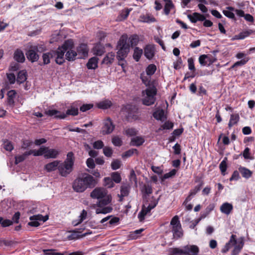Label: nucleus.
Segmentation results:
<instances>
[{"label":"nucleus","instance_id":"f257e3e1","mask_svg":"<svg viewBox=\"0 0 255 255\" xmlns=\"http://www.w3.org/2000/svg\"><path fill=\"white\" fill-rule=\"evenodd\" d=\"M139 38L136 35H132L128 38L127 34L123 35L118 41L117 58L119 61V64L123 67L124 60L129 51L130 47L136 45L138 42Z\"/></svg>","mask_w":255,"mask_h":255},{"label":"nucleus","instance_id":"f03ea898","mask_svg":"<svg viewBox=\"0 0 255 255\" xmlns=\"http://www.w3.org/2000/svg\"><path fill=\"white\" fill-rule=\"evenodd\" d=\"M71 43L67 41L64 42L61 47H59L55 51L52 50L48 52L44 53L42 54L43 63H39L42 66L47 65L50 62V59L55 57V62L58 65H62L65 62L64 57V52L66 50L67 46H70Z\"/></svg>","mask_w":255,"mask_h":255},{"label":"nucleus","instance_id":"7ed1b4c3","mask_svg":"<svg viewBox=\"0 0 255 255\" xmlns=\"http://www.w3.org/2000/svg\"><path fill=\"white\" fill-rule=\"evenodd\" d=\"M157 93V90L155 86H152L150 88H147L145 90L142 91L144 96L142 101V104L146 106L153 105L155 101V95Z\"/></svg>","mask_w":255,"mask_h":255},{"label":"nucleus","instance_id":"20e7f679","mask_svg":"<svg viewBox=\"0 0 255 255\" xmlns=\"http://www.w3.org/2000/svg\"><path fill=\"white\" fill-rule=\"evenodd\" d=\"M199 250L198 247L195 245H189L184 247L182 249L173 248L171 253L173 255H189L190 252L193 253V255H198Z\"/></svg>","mask_w":255,"mask_h":255},{"label":"nucleus","instance_id":"39448f33","mask_svg":"<svg viewBox=\"0 0 255 255\" xmlns=\"http://www.w3.org/2000/svg\"><path fill=\"white\" fill-rule=\"evenodd\" d=\"M73 166L71 161H69L68 163L65 162L59 163L58 169L60 175L63 177H66L72 171Z\"/></svg>","mask_w":255,"mask_h":255},{"label":"nucleus","instance_id":"423d86ee","mask_svg":"<svg viewBox=\"0 0 255 255\" xmlns=\"http://www.w3.org/2000/svg\"><path fill=\"white\" fill-rule=\"evenodd\" d=\"M86 188H93L97 184V180L91 175L88 173H83L81 176Z\"/></svg>","mask_w":255,"mask_h":255},{"label":"nucleus","instance_id":"0eeeda50","mask_svg":"<svg viewBox=\"0 0 255 255\" xmlns=\"http://www.w3.org/2000/svg\"><path fill=\"white\" fill-rule=\"evenodd\" d=\"M115 128L112 120L108 118L103 122V126L101 130V133L103 135L109 134L113 132Z\"/></svg>","mask_w":255,"mask_h":255},{"label":"nucleus","instance_id":"6e6552de","mask_svg":"<svg viewBox=\"0 0 255 255\" xmlns=\"http://www.w3.org/2000/svg\"><path fill=\"white\" fill-rule=\"evenodd\" d=\"M126 113V116L127 119L129 121L130 120H135L137 118L136 115L137 109L135 106L128 105L123 109Z\"/></svg>","mask_w":255,"mask_h":255},{"label":"nucleus","instance_id":"1a4fd4ad","mask_svg":"<svg viewBox=\"0 0 255 255\" xmlns=\"http://www.w3.org/2000/svg\"><path fill=\"white\" fill-rule=\"evenodd\" d=\"M216 57H213L209 55L203 54L199 57V62L201 66H210L217 61Z\"/></svg>","mask_w":255,"mask_h":255},{"label":"nucleus","instance_id":"9d476101","mask_svg":"<svg viewBox=\"0 0 255 255\" xmlns=\"http://www.w3.org/2000/svg\"><path fill=\"white\" fill-rule=\"evenodd\" d=\"M37 52L38 47L37 46L31 47L26 52V56L28 60L32 63L37 61L39 57Z\"/></svg>","mask_w":255,"mask_h":255},{"label":"nucleus","instance_id":"9b49d317","mask_svg":"<svg viewBox=\"0 0 255 255\" xmlns=\"http://www.w3.org/2000/svg\"><path fill=\"white\" fill-rule=\"evenodd\" d=\"M72 187L73 190L76 192H83L87 189L86 185H85L81 176L77 177L74 181Z\"/></svg>","mask_w":255,"mask_h":255},{"label":"nucleus","instance_id":"f8f14e48","mask_svg":"<svg viewBox=\"0 0 255 255\" xmlns=\"http://www.w3.org/2000/svg\"><path fill=\"white\" fill-rule=\"evenodd\" d=\"M67 41L70 42L71 43V45L70 46H67L66 50L65 51L64 53H66L65 57L66 59L69 61H74L76 59V57L77 55V53L76 51L72 50L73 47V42L72 40H68L65 41L66 42Z\"/></svg>","mask_w":255,"mask_h":255},{"label":"nucleus","instance_id":"ddd939ff","mask_svg":"<svg viewBox=\"0 0 255 255\" xmlns=\"http://www.w3.org/2000/svg\"><path fill=\"white\" fill-rule=\"evenodd\" d=\"M107 194V190L104 188H96L91 193L90 196L93 199H100Z\"/></svg>","mask_w":255,"mask_h":255},{"label":"nucleus","instance_id":"4468645a","mask_svg":"<svg viewBox=\"0 0 255 255\" xmlns=\"http://www.w3.org/2000/svg\"><path fill=\"white\" fill-rule=\"evenodd\" d=\"M204 185L203 181H200L198 185H196L194 189L190 191L188 196L185 200L183 204L186 205L189 201H190L192 198L201 190L202 186Z\"/></svg>","mask_w":255,"mask_h":255},{"label":"nucleus","instance_id":"2eb2a0df","mask_svg":"<svg viewBox=\"0 0 255 255\" xmlns=\"http://www.w3.org/2000/svg\"><path fill=\"white\" fill-rule=\"evenodd\" d=\"M44 156L45 158H56L59 153V151L55 149L49 148L44 146Z\"/></svg>","mask_w":255,"mask_h":255},{"label":"nucleus","instance_id":"dca6fc26","mask_svg":"<svg viewBox=\"0 0 255 255\" xmlns=\"http://www.w3.org/2000/svg\"><path fill=\"white\" fill-rule=\"evenodd\" d=\"M44 114L48 116L53 117L55 119H64L66 118L65 114L61 113L60 111L56 110H46Z\"/></svg>","mask_w":255,"mask_h":255},{"label":"nucleus","instance_id":"f3484780","mask_svg":"<svg viewBox=\"0 0 255 255\" xmlns=\"http://www.w3.org/2000/svg\"><path fill=\"white\" fill-rule=\"evenodd\" d=\"M188 18L192 23H196L198 21H202L205 20V16L198 12H193L192 14L187 15Z\"/></svg>","mask_w":255,"mask_h":255},{"label":"nucleus","instance_id":"a211bd4d","mask_svg":"<svg viewBox=\"0 0 255 255\" xmlns=\"http://www.w3.org/2000/svg\"><path fill=\"white\" fill-rule=\"evenodd\" d=\"M77 53L79 55V58H82L87 56L88 53L87 45L85 44H80L77 48Z\"/></svg>","mask_w":255,"mask_h":255},{"label":"nucleus","instance_id":"6ab92c4d","mask_svg":"<svg viewBox=\"0 0 255 255\" xmlns=\"http://www.w3.org/2000/svg\"><path fill=\"white\" fill-rule=\"evenodd\" d=\"M220 210L222 213L228 215L233 211V206L231 203L225 202L220 206Z\"/></svg>","mask_w":255,"mask_h":255},{"label":"nucleus","instance_id":"aec40b11","mask_svg":"<svg viewBox=\"0 0 255 255\" xmlns=\"http://www.w3.org/2000/svg\"><path fill=\"white\" fill-rule=\"evenodd\" d=\"M16 93L15 90L9 91L7 93V105L10 107H13L14 105V99L16 97Z\"/></svg>","mask_w":255,"mask_h":255},{"label":"nucleus","instance_id":"412c9836","mask_svg":"<svg viewBox=\"0 0 255 255\" xmlns=\"http://www.w3.org/2000/svg\"><path fill=\"white\" fill-rule=\"evenodd\" d=\"M144 56L148 59L152 58L154 55V47L151 45H147L144 49Z\"/></svg>","mask_w":255,"mask_h":255},{"label":"nucleus","instance_id":"4be33fe9","mask_svg":"<svg viewBox=\"0 0 255 255\" xmlns=\"http://www.w3.org/2000/svg\"><path fill=\"white\" fill-rule=\"evenodd\" d=\"M140 78L142 80V83L147 87V88H150L152 86L155 85V82L154 81H151L150 76L145 75L144 73H142L140 75Z\"/></svg>","mask_w":255,"mask_h":255},{"label":"nucleus","instance_id":"5701e85b","mask_svg":"<svg viewBox=\"0 0 255 255\" xmlns=\"http://www.w3.org/2000/svg\"><path fill=\"white\" fill-rule=\"evenodd\" d=\"M60 161L55 160L45 165L44 169L48 172H52L58 169Z\"/></svg>","mask_w":255,"mask_h":255},{"label":"nucleus","instance_id":"b1692460","mask_svg":"<svg viewBox=\"0 0 255 255\" xmlns=\"http://www.w3.org/2000/svg\"><path fill=\"white\" fill-rule=\"evenodd\" d=\"M238 169L243 177L247 179H249L252 176L253 172L246 167L240 166Z\"/></svg>","mask_w":255,"mask_h":255},{"label":"nucleus","instance_id":"393cba45","mask_svg":"<svg viewBox=\"0 0 255 255\" xmlns=\"http://www.w3.org/2000/svg\"><path fill=\"white\" fill-rule=\"evenodd\" d=\"M172 232L173 233V238L176 240L178 239L183 236L181 225L172 227Z\"/></svg>","mask_w":255,"mask_h":255},{"label":"nucleus","instance_id":"a878e982","mask_svg":"<svg viewBox=\"0 0 255 255\" xmlns=\"http://www.w3.org/2000/svg\"><path fill=\"white\" fill-rule=\"evenodd\" d=\"M13 57L15 60L19 63H23L25 61L24 53L20 49H17L15 50Z\"/></svg>","mask_w":255,"mask_h":255},{"label":"nucleus","instance_id":"bb28decb","mask_svg":"<svg viewBox=\"0 0 255 255\" xmlns=\"http://www.w3.org/2000/svg\"><path fill=\"white\" fill-rule=\"evenodd\" d=\"M215 204L213 203L210 204L205 209V210L202 211L200 214V219H203L205 218L214 209Z\"/></svg>","mask_w":255,"mask_h":255},{"label":"nucleus","instance_id":"cd10ccee","mask_svg":"<svg viewBox=\"0 0 255 255\" xmlns=\"http://www.w3.org/2000/svg\"><path fill=\"white\" fill-rule=\"evenodd\" d=\"M87 216V212L83 209L79 216L78 217V220H75L73 221L72 222V224L74 226H76L78 225L79 224H81L84 220H85Z\"/></svg>","mask_w":255,"mask_h":255},{"label":"nucleus","instance_id":"c85d7f7f","mask_svg":"<svg viewBox=\"0 0 255 255\" xmlns=\"http://www.w3.org/2000/svg\"><path fill=\"white\" fill-rule=\"evenodd\" d=\"M98 58L93 57L90 58L87 63V67L89 69H95L98 67Z\"/></svg>","mask_w":255,"mask_h":255},{"label":"nucleus","instance_id":"c756f323","mask_svg":"<svg viewBox=\"0 0 255 255\" xmlns=\"http://www.w3.org/2000/svg\"><path fill=\"white\" fill-rule=\"evenodd\" d=\"M151 209L148 207L143 206L140 212L138 214V218L140 221H142L144 220V217L146 215L150 212Z\"/></svg>","mask_w":255,"mask_h":255},{"label":"nucleus","instance_id":"7c9ffc66","mask_svg":"<svg viewBox=\"0 0 255 255\" xmlns=\"http://www.w3.org/2000/svg\"><path fill=\"white\" fill-rule=\"evenodd\" d=\"M99 201L97 204L98 207H103L108 205L112 201L111 195H106L104 197Z\"/></svg>","mask_w":255,"mask_h":255},{"label":"nucleus","instance_id":"2f4dec72","mask_svg":"<svg viewBox=\"0 0 255 255\" xmlns=\"http://www.w3.org/2000/svg\"><path fill=\"white\" fill-rule=\"evenodd\" d=\"M105 52V47L100 43L97 44L93 48V52L95 55L101 56Z\"/></svg>","mask_w":255,"mask_h":255},{"label":"nucleus","instance_id":"473e14b6","mask_svg":"<svg viewBox=\"0 0 255 255\" xmlns=\"http://www.w3.org/2000/svg\"><path fill=\"white\" fill-rule=\"evenodd\" d=\"M226 9L223 11L224 14L229 18L235 19V16L233 13L235 11V8L232 6H228Z\"/></svg>","mask_w":255,"mask_h":255},{"label":"nucleus","instance_id":"72a5a7b5","mask_svg":"<svg viewBox=\"0 0 255 255\" xmlns=\"http://www.w3.org/2000/svg\"><path fill=\"white\" fill-rule=\"evenodd\" d=\"M45 148H44V146H41L40 148L36 150L34 149L30 150L28 151H26V155H31L33 154L34 156H41L43 154H44V150Z\"/></svg>","mask_w":255,"mask_h":255},{"label":"nucleus","instance_id":"f704fd0d","mask_svg":"<svg viewBox=\"0 0 255 255\" xmlns=\"http://www.w3.org/2000/svg\"><path fill=\"white\" fill-rule=\"evenodd\" d=\"M97 106L100 109H107L112 106V102L109 100H105L98 103Z\"/></svg>","mask_w":255,"mask_h":255},{"label":"nucleus","instance_id":"c9c22d12","mask_svg":"<svg viewBox=\"0 0 255 255\" xmlns=\"http://www.w3.org/2000/svg\"><path fill=\"white\" fill-rule=\"evenodd\" d=\"M144 142V139L140 136H136L131 138L130 145L132 146H139L142 145Z\"/></svg>","mask_w":255,"mask_h":255},{"label":"nucleus","instance_id":"e433bc0d","mask_svg":"<svg viewBox=\"0 0 255 255\" xmlns=\"http://www.w3.org/2000/svg\"><path fill=\"white\" fill-rule=\"evenodd\" d=\"M26 71L25 70H21L18 73L16 81L19 83H22L27 79Z\"/></svg>","mask_w":255,"mask_h":255},{"label":"nucleus","instance_id":"4c0bfd02","mask_svg":"<svg viewBox=\"0 0 255 255\" xmlns=\"http://www.w3.org/2000/svg\"><path fill=\"white\" fill-rule=\"evenodd\" d=\"M113 210V208L110 206H103L98 207L96 210V213L97 214H107L110 213Z\"/></svg>","mask_w":255,"mask_h":255},{"label":"nucleus","instance_id":"58836bf2","mask_svg":"<svg viewBox=\"0 0 255 255\" xmlns=\"http://www.w3.org/2000/svg\"><path fill=\"white\" fill-rule=\"evenodd\" d=\"M115 57V53L113 52H110L103 59L102 63L109 64L113 63Z\"/></svg>","mask_w":255,"mask_h":255},{"label":"nucleus","instance_id":"ea45409f","mask_svg":"<svg viewBox=\"0 0 255 255\" xmlns=\"http://www.w3.org/2000/svg\"><path fill=\"white\" fill-rule=\"evenodd\" d=\"M129 187L126 185H123L121 188V194L119 195L120 198V200L122 201L124 197L128 196L129 194Z\"/></svg>","mask_w":255,"mask_h":255},{"label":"nucleus","instance_id":"a19ab883","mask_svg":"<svg viewBox=\"0 0 255 255\" xmlns=\"http://www.w3.org/2000/svg\"><path fill=\"white\" fill-rule=\"evenodd\" d=\"M165 2H166L164 8V11L166 15H168L170 13V10L173 7V4L171 0H163Z\"/></svg>","mask_w":255,"mask_h":255},{"label":"nucleus","instance_id":"79ce46f5","mask_svg":"<svg viewBox=\"0 0 255 255\" xmlns=\"http://www.w3.org/2000/svg\"><path fill=\"white\" fill-rule=\"evenodd\" d=\"M143 53V51L139 47H135L134 50V53L133 54V59L136 61L138 62Z\"/></svg>","mask_w":255,"mask_h":255},{"label":"nucleus","instance_id":"37998d69","mask_svg":"<svg viewBox=\"0 0 255 255\" xmlns=\"http://www.w3.org/2000/svg\"><path fill=\"white\" fill-rule=\"evenodd\" d=\"M244 246V243L241 241L238 245L235 246L234 250L232 252V255H238L241 252Z\"/></svg>","mask_w":255,"mask_h":255},{"label":"nucleus","instance_id":"c03bdc74","mask_svg":"<svg viewBox=\"0 0 255 255\" xmlns=\"http://www.w3.org/2000/svg\"><path fill=\"white\" fill-rule=\"evenodd\" d=\"M156 70V66L153 64H149L146 69V73L147 76H151L154 74Z\"/></svg>","mask_w":255,"mask_h":255},{"label":"nucleus","instance_id":"a18cd8bd","mask_svg":"<svg viewBox=\"0 0 255 255\" xmlns=\"http://www.w3.org/2000/svg\"><path fill=\"white\" fill-rule=\"evenodd\" d=\"M227 158L225 157L224 159L221 161L219 165V168L221 171V173L222 175H225L226 174V171L227 170Z\"/></svg>","mask_w":255,"mask_h":255},{"label":"nucleus","instance_id":"49530a36","mask_svg":"<svg viewBox=\"0 0 255 255\" xmlns=\"http://www.w3.org/2000/svg\"><path fill=\"white\" fill-rule=\"evenodd\" d=\"M164 111L163 110H160L154 112L153 114V116L156 120L162 121L164 117Z\"/></svg>","mask_w":255,"mask_h":255},{"label":"nucleus","instance_id":"de8ad7c7","mask_svg":"<svg viewBox=\"0 0 255 255\" xmlns=\"http://www.w3.org/2000/svg\"><path fill=\"white\" fill-rule=\"evenodd\" d=\"M78 114V108L77 107H75L74 106H71L70 109H68L66 111V116L67 115H72V116H76Z\"/></svg>","mask_w":255,"mask_h":255},{"label":"nucleus","instance_id":"09e8293b","mask_svg":"<svg viewBox=\"0 0 255 255\" xmlns=\"http://www.w3.org/2000/svg\"><path fill=\"white\" fill-rule=\"evenodd\" d=\"M142 192L143 194L149 195L152 193V188L150 185L145 184L143 186Z\"/></svg>","mask_w":255,"mask_h":255},{"label":"nucleus","instance_id":"8fccbe9b","mask_svg":"<svg viewBox=\"0 0 255 255\" xmlns=\"http://www.w3.org/2000/svg\"><path fill=\"white\" fill-rule=\"evenodd\" d=\"M134 153L137 154L138 151L136 149L132 148L126 151L124 153H123L122 156L124 158L129 157L132 156Z\"/></svg>","mask_w":255,"mask_h":255},{"label":"nucleus","instance_id":"3c124183","mask_svg":"<svg viewBox=\"0 0 255 255\" xmlns=\"http://www.w3.org/2000/svg\"><path fill=\"white\" fill-rule=\"evenodd\" d=\"M26 151L22 155H19L15 156V164H18L19 163L23 161L26 158V157L27 156H28V155H26Z\"/></svg>","mask_w":255,"mask_h":255},{"label":"nucleus","instance_id":"603ef678","mask_svg":"<svg viewBox=\"0 0 255 255\" xmlns=\"http://www.w3.org/2000/svg\"><path fill=\"white\" fill-rule=\"evenodd\" d=\"M111 177L112 180L117 183H119L121 181V175L120 173L117 172L112 173L111 174Z\"/></svg>","mask_w":255,"mask_h":255},{"label":"nucleus","instance_id":"864d4df0","mask_svg":"<svg viewBox=\"0 0 255 255\" xmlns=\"http://www.w3.org/2000/svg\"><path fill=\"white\" fill-rule=\"evenodd\" d=\"M249 61L248 58H245L243 59H242L240 61H237L236 63H235L232 66V68H234L236 67L240 66H243L245 65L248 61Z\"/></svg>","mask_w":255,"mask_h":255},{"label":"nucleus","instance_id":"5fc2aeb1","mask_svg":"<svg viewBox=\"0 0 255 255\" xmlns=\"http://www.w3.org/2000/svg\"><path fill=\"white\" fill-rule=\"evenodd\" d=\"M121 166V161L118 159L113 161L111 163V167L113 170H117L120 168Z\"/></svg>","mask_w":255,"mask_h":255},{"label":"nucleus","instance_id":"6e6d98bb","mask_svg":"<svg viewBox=\"0 0 255 255\" xmlns=\"http://www.w3.org/2000/svg\"><path fill=\"white\" fill-rule=\"evenodd\" d=\"M3 145V148L7 151H11L13 149V145L10 141H5Z\"/></svg>","mask_w":255,"mask_h":255},{"label":"nucleus","instance_id":"4d7b16f0","mask_svg":"<svg viewBox=\"0 0 255 255\" xmlns=\"http://www.w3.org/2000/svg\"><path fill=\"white\" fill-rule=\"evenodd\" d=\"M250 149L246 147L243 152V156L246 159H253V158L250 156Z\"/></svg>","mask_w":255,"mask_h":255},{"label":"nucleus","instance_id":"13d9d810","mask_svg":"<svg viewBox=\"0 0 255 255\" xmlns=\"http://www.w3.org/2000/svg\"><path fill=\"white\" fill-rule=\"evenodd\" d=\"M188 69L192 71L193 72L195 71V68L194 66V59L193 58L191 57L188 59Z\"/></svg>","mask_w":255,"mask_h":255},{"label":"nucleus","instance_id":"bf43d9fd","mask_svg":"<svg viewBox=\"0 0 255 255\" xmlns=\"http://www.w3.org/2000/svg\"><path fill=\"white\" fill-rule=\"evenodd\" d=\"M112 143L115 146H120L122 144V141L121 139L118 136H114L112 138Z\"/></svg>","mask_w":255,"mask_h":255},{"label":"nucleus","instance_id":"052dcab7","mask_svg":"<svg viewBox=\"0 0 255 255\" xmlns=\"http://www.w3.org/2000/svg\"><path fill=\"white\" fill-rule=\"evenodd\" d=\"M103 153L105 156L107 157H111L113 154L112 149L109 147H104L103 148Z\"/></svg>","mask_w":255,"mask_h":255},{"label":"nucleus","instance_id":"680f3d73","mask_svg":"<svg viewBox=\"0 0 255 255\" xmlns=\"http://www.w3.org/2000/svg\"><path fill=\"white\" fill-rule=\"evenodd\" d=\"M104 143L101 140H99L94 142L93 147L95 149H99L104 147Z\"/></svg>","mask_w":255,"mask_h":255},{"label":"nucleus","instance_id":"e2e57ef3","mask_svg":"<svg viewBox=\"0 0 255 255\" xmlns=\"http://www.w3.org/2000/svg\"><path fill=\"white\" fill-rule=\"evenodd\" d=\"M240 119V117L238 114H233L231 115L230 121L234 125L237 124Z\"/></svg>","mask_w":255,"mask_h":255},{"label":"nucleus","instance_id":"0e129e2a","mask_svg":"<svg viewBox=\"0 0 255 255\" xmlns=\"http://www.w3.org/2000/svg\"><path fill=\"white\" fill-rule=\"evenodd\" d=\"M43 252L45 255H58V252L55 249L43 250Z\"/></svg>","mask_w":255,"mask_h":255},{"label":"nucleus","instance_id":"69168bd1","mask_svg":"<svg viewBox=\"0 0 255 255\" xmlns=\"http://www.w3.org/2000/svg\"><path fill=\"white\" fill-rule=\"evenodd\" d=\"M125 133L129 136H133L136 134V130L134 128H128L125 130Z\"/></svg>","mask_w":255,"mask_h":255},{"label":"nucleus","instance_id":"338daca9","mask_svg":"<svg viewBox=\"0 0 255 255\" xmlns=\"http://www.w3.org/2000/svg\"><path fill=\"white\" fill-rule=\"evenodd\" d=\"M86 164L87 166L91 169H93L95 167L94 160L92 158H89L87 159Z\"/></svg>","mask_w":255,"mask_h":255},{"label":"nucleus","instance_id":"774afa93","mask_svg":"<svg viewBox=\"0 0 255 255\" xmlns=\"http://www.w3.org/2000/svg\"><path fill=\"white\" fill-rule=\"evenodd\" d=\"M7 78L10 84H13L15 82V76L13 73L7 74Z\"/></svg>","mask_w":255,"mask_h":255}]
</instances>
